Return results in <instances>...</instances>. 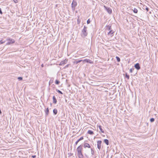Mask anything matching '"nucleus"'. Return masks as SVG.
<instances>
[{"instance_id": "nucleus-1", "label": "nucleus", "mask_w": 158, "mask_h": 158, "mask_svg": "<svg viewBox=\"0 0 158 158\" xmlns=\"http://www.w3.org/2000/svg\"><path fill=\"white\" fill-rule=\"evenodd\" d=\"M82 146L81 145L79 146L77 149L78 156L79 158L83 157V155L82 153Z\"/></svg>"}, {"instance_id": "nucleus-2", "label": "nucleus", "mask_w": 158, "mask_h": 158, "mask_svg": "<svg viewBox=\"0 0 158 158\" xmlns=\"http://www.w3.org/2000/svg\"><path fill=\"white\" fill-rule=\"evenodd\" d=\"M7 43L6 45H9L11 44H14L15 43V40L14 39L11 38H8L7 39Z\"/></svg>"}, {"instance_id": "nucleus-3", "label": "nucleus", "mask_w": 158, "mask_h": 158, "mask_svg": "<svg viewBox=\"0 0 158 158\" xmlns=\"http://www.w3.org/2000/svg\"><path fill=\"white\" fill-rule=\"evenodd\" d=\"M102 142L101 140H98L97 141V146L99 149H100L101 147Z\"/></svg>"}, {"instance_id": "nucleus-4", "label": "nucleus", "mask_w": 158, "mask_h": 158, "mask_svg": "<svg viewBox=\"0 0 158 158\" xmlns=\"http://www.w3.org/2000/svg\"><path fill=\"white\" fill-rule=\"evenodd\" d=\"M104 7L106 10L107 12L109 14H111L112 13V11L111 9L108 8L106 6H104Z\"/></svg>"}, {"instance_id": "nucleus-5", "label": "nucleus", "mask_w": 158, "mask_h": 158, "mask_svg": "<svg viewBox=\"0 0 158 158\" xmlns=\"http://www.w3.org/2000/svg\"><path fill=\"white\" fill-rule=\"evenodd\" d=\"M68 60L65 59L64 60L61 61L59 65H64V64H66Z\"/></svg>"}, {"instance_id": "nucleus-6", "label": "nucleus", "mask_w": 158, "mask_h": 158, "mask_svg": "<svg viewBox=\"0 0 158 158\" xmlns=\"http://www.w3.org/2000/svg\"><path fill=\"white\" fill-rule=\"evenodd\" d=\"M83 61L84 62H85L87 63H89L90 64H93L94 63L93 61L88 59H85L83 60Z\"/></svg>"}, {"instance_id": "nucleus-7", "label": "nucleus", "mask_w": 158, "mask_h": 158, "mask_svg": "<svg viewBox=\"0 0 158 158\" xmlns=\"http://www.w3.org/2000/svg\"><path fill=\"white\" fill-rule=\"evenodd\" d=\"M114 33V31L113 30H111L108 33V35H110L111 37H112Z\"/></svg>"}, {"instance_id": "nucleus-8", "label": "nucleus", "mask_w": 158, "mask_h": 158, "mask_svg": "<svg viewBox=\"0 0 158 158\" xmlns=\"http://www.w3.org/2000/svg\"><path fill=\"white\" fill-rule=\"evenodd\" d=\"M84 147L85 148H90L91 147L90 145L88 143H85L84 144Z\"/></svg>"}, {"instance_id": "nucleus-9", "label": "nucleus", "mask_w": 158, "mask_h": 158, "mask_svg": "<svg viewBox=\"0 0 158 158\" xmlns=\"http://www.w3.org/2000/svg\"><path fill=\"white\" fill-rule=\"evenodd\" d=\"M135 68L137 70H139L140 69V67L139 66V63H137L135 65Z\"/></svg>"}, {"instance_id": "nucleus-10", "label": "nucleus", "mask_w": 158, "mask_h": 158, "mask_svg": "<svg viewBox=\"0 0 158 158\" xmlns=\"http://www.w3.org/2000/svg\"><path fill=\"white\" fill-rule=\"evenodd\" d=\"M98 127L99 129H100L101 132L102 133H104V130L102 129V127L100 125L98 126Z\"/></svg>"}, {"instance_id": "nucleus-11", "label": "nucleus", "mask_w": 158, "mask_h": 158, "mask_svg": "<svg viewBox=\"0 0 158 158\" xmlns=\"http://www.w3.org/2000/svg\"><path fill=\"white\" fill-rule=\"evenodd\" d=\"M72 5L73 7L74 6L75 7L77 5V3L76 2L73 1L72 2Z\"/></svg>"}, {"instance_id": "nucleus-12", "label": "nucleus", "mask_w": 158, "mask_h": 158, "mask_svg": "<svg viewBox=\"0 0 158 158\" xmlns=\"http://www.w3.org/2000/svg\"><path fill=\"white\" fill-rule=\"evenodd\" d=\"M104 142L107 145H108L109 144V141L108 139H104Z\"/></svg>"}, {"instance_id": "nucleus-13", "label": "nucleus", "mask_w": 158, "mask_h": 158, "mask_svg": "<svg viewBox=\"0 0 158 158\" xmlns=\"http://www.w3.org/2000/svg\"><path fill=\"white\" fill-rule=\"evenodd\" d=\"M53 103L56 104L57 102V100L55 96H53Z\"/></svg>"}, {"instance_id": "nucleus-14", "label": "nucleus", "mask_w": 158, "mask_h": 158, "mask_svg": "<svg viewBox=\"0 0 158 158\" xmlns=\"http://www.w3.org/2000/svg\"><path fill=\"white\" fill-rule=\"evenodd\" d=\"M45 112L47 115H48L49 113V109L48 108V107L46 108L45 111Z\"/></svg>"}, {"instance_id": "nucleus-15", "label": "nucleus", "mask_w": 158, "mask_h": 158, "mask_svg": "<svg viewBox=\"0 0 158 158\" xmlns=\"http://www.w3.org/2000/svg\"><path fill=\"white\" fill-rule=\"evenodd\" d=\"M87 133L91 135L94 134V132L91 130H89L87 132Z\"/></svg>"}, {"instance_id": "nucleus-16", "label": "nucleus", "mask_w": 158, "mask_h": 158, "mask_svg": "<svg viewBox=\"0 0 158 158\" xmlns=\"http://www.w3.org/2000/svg\"><path fill=\"white\" fill-rule=\"evenodd\" d=\"M133 11L134 13H137L138 12V10L137 9L134 8L133 10Z\"/></svg>"}, {"instance_id": "nucleus-17", "label": "nucleus", "mask_w": 158, "mask_h": 158, "mask_svg": "<svg viewBox=\"0 0 158 158\" xmlns=\"http://www.w3.org/2000/svg\"><path fill=\"white\" fill-rule=\"evenodd\" d=\"M53 112L55 114H56L57 112V110L56 109H55L53 110Z\"/></svg>"}, {"instance_id": "nucleus-18", "label": "nucleus", "mask_w": 158, "mask_h": 158, "mask_svg": "<svg viewBox=\"0 0 158 158\" xmlns=\"http://www.w3.org/2000/svg\"><path fill=\"white\" fill-rule=\"evenodd\" d=\"M125 77L127 79H129L130 77L129 76V75H128L127 73H126Z\"/></svg>"}, {"instance_id": "nucleus-19", "label": "nucleus", "mask_w": 158, "mask_h": 158, "mask_svg": "<svg viewBox=\"0 0 158 158\" xmlns=\"http://www.w3.org/2000/svg\"><path fill=\"white\" fill-rule=\"evenodd\" d=\"M116 58L117 59V60L118 62H119L120 61V58L119 57H118V56H116Z\"/></svg>"}, {"instance_id": "nucleus-20", "label": "nucleus", "mask_w": 158, "mask_h": 158, "mask_svg": "<svg viewBox=\"0 0 158 158\" xmlns=\"http://www.w3.org/2000/svg\"><path fill=\"white\" fill-rule=\"evenodd\" d=\"M59 83H60V81H58L57 80H56V81H55V83H56V84L58 85V84H59Z\"/></svg>"}, {"instance_id": "nucleus-21", "label": "nucleus", "mask_w": 158, "mask_h": 158, "mask_svg": "<svg viewBox=\"0 0 158 158\" xmlns=\"http://www.w3.org/2000/svg\"><path fill=\"white\" fill-rule=\"evenodd\" d=\"M84 139V137L83 136L81 137L78 140V141H80L83 140Z\"/></svg>"}, {"instance_id": "nucleus-22", "label": "nucleus", "mask_w": 158, "mask_h": 158, "mask_svg": "<svg viewBox=\"0 0 158 158\" xmlns=\"http://www.w3.org/2000/svg\"><path fill=\"white\" fill-rule=\"evenodd\" d=\"M5 42V41H3L2 40H1L0 41V44H3Z\"/></svg>"}, {"instance_id": "nucleus-23", "label": "nucleus", "mask_w": 158, "mask_h": 158, "mask_svg": "<svg viewBox=\"0 0 158 158\" xmlns=\"http://www.w3.org/2000/svg\"><path fill=\"white\" fill-rule=\"evenodd\" d=\"M154 118H151V119H150L151 122H154Z\"/></svg>"}, {"instance_id": "nucleus-24", "label": "nucleus", "mask_w": 158, "mask_h": 158, "mask_svg": "<svg viewBox=\"0 0 158 158\" xmlns=\"http://www.w3.org/2000/svg\"><path fill=\"white\" fill-rule=\"evenodd\" d=\"M82 61H83L82 60H79L78 61H76V63L77 64V63L81 62Z\"/></svg>"}, {"instance_id": "nucleus-25", "label": "nucleus", "mask_w": 158, "mask_h": 158, "mask_svg": "<svg viewBox=\"0 0 158 158\" xmlns=\"http://www.w3.org/2000/svg\"><path fill=\"white\" fill-rule=\"evenodd\" d=\"M87 23L88 24H89L90 22V20L89 19L87 21Z\"/></svg>"}, {"instance_id": "nucleus-26", "label": "nucleus", "mask_w": 158, "mask_h": 158, "mask_svg": "<svg viewBox=\"0 0 158 158\" xmlns=\"http://www.w3.org/2000/svg\"><path fill=\"white\" fill-rule=\"evenodd\" d=\"M57 92L59 93H60V94H63V93H62V92H61L60 91L58 90H57Z\"/></svg>"}, {"instance_id": "nucleus-27", "label": "nucleus", "mask_w": 158, "mask_h": 158, "mask_svg": "<svg viewBox=\"0 0 158 158\" xmlns=\"http://www.w3.org/2000/svg\"><path fill=\"white\" fill-rule=\"evenodd\" d=\"M18 79L19 80H22L23 79V78L22 77H19L18 78Z\"/></svg>"}, {"instance_id": "nucleus-28", "label": "nucleus", "mask_w": 158, "mask_h": 158, "mask_svg": "<svg viewBox=\"0 0 158 158\" xmlns=\"http://www.w3.org/2000/svg\"><path fill=\"white\" fill-rule=\"evenodd\" d=\"M79 142V141H78V140H77L76 142H75V144H76V145H77V144Z\"/></svg>"}, {"instance_id": "nucleus-29", "label": "nucleus", "mask_w": 158, "mask_h": 158, "mask_svg": "<svg viewBox=\"0 0 158 158\" xmlns=\"http://www.w3.org/2000/svg\"><path fill=\"white\" fill-rule=\"evenodd\" d=\"M146 10L147 11H148V10H149V9H148V7H146Z\"/></svg>"}, {"instance_id": "nucleus-30", "label": "nucleus", "mask_w": 158, "mask_h": 158, "mask_svg": "<svg viewBox=\"0 0 158 158\" xmlns=\"http://www.w3.org/2000/svg\"><path fill=\"white\" fill-rule=\"evenodd\" d=\"M0 13L1 14H2V10H1V8H0Z\"/></svg>"}, {"instance_id": "nucleus-31", "label": "nucleus", "mask_w": 158, "mask_h": 158, "mask_svg": "<svg viewBox=\"0 0 158 158\" xmlns=\"http://www.w3.org/2000/svg\"><path fill=\"white\" fill-rule=\"evenodd\" d=\"M130 72H131V73H132V70L131 69H130Z\"/></svg>"}, {"instance_id": "nucleus-32", "label": "nucleus", "mask_w": 158, "mask_h": 158, "mask_svg": "<svg viewBox=\"0 0 158 158\" xmlns=\"http://www.w3.org/2000/svg\"><path fill=\"white\" fill-rule=\"evenodd\" d=\"M1 113H2V112L1 111V110H0V114H1Z\"/></svg>"}, {"instance_id": "nucleus-33", "label": "nucleus", "mask_w": 158, "mask_h": 158, "mask_svg": "<svg viewBox=\"0 0 158 158\" xmlns=\"http://www.w3.org/2000/svg\"><path fill=\"white\" fill-rule=\"evenodd\" d=\"M41 66H42V67H43V64H42V65H41Z\"/></svg>"}, {"instance_id": "nucleus-34", "label": "nucleus", "mask_w": 158, "mask_h": 158, "mask_svg": "<svg viewBox=\"0 0 158 158\" xmlns=\"http://www.w3.org/2000/svg\"><path fill=\"white\" fill-rule=\"evenodd\" d=\"M110 27L109 28V29L110 30Z\"/></svg>"}]
</instances>
